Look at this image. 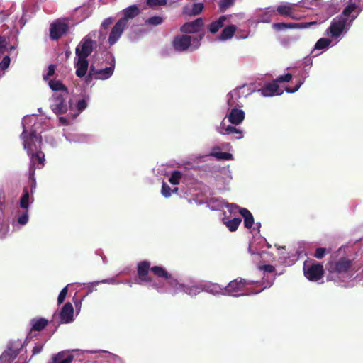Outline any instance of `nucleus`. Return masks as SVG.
Wrapping results in <instances>:
<instances>
[{
    "label": "nucleus",
    "mask_w": 363,
    "mask_h": 363,
    "mask_svg": "<svg viewBox=\"0 0 363 363\" xmlns=\"http://www.w3.org/2000/svg\"><path fill=\"white\" fill-rule=\"evenodd\" d=\"M36 120L37 118L34 115L25 116L22 120L23 130L21 135L23 147L30 160L28 177L30 181V193L32 194L36 188V181L34 177L35 168H42L45 162V155L40 150L42 138L37 133L38 123Z\"/></svg>",
    "instance_id": "f257e3e1"
},
{
    "label": "nucleus",
    "mask_w": 363,
    "mask_h": 363,
    "mask_svg": "<svg viewBox=\"0 0 363 363\" xmlns=\"http://www.w3.org/2000/svg\"><path fill=\"white\" fill-rule=\"evenodd\" d=\"M362 10L363 0L347 1L342 13L332 20L325 30V34L334 40L333 45H336L346 35Z\"/></svg>",
    "instance_id": "f03ea898"
},
{
    "label": "nucleus",
    "mask_w": 363,
    "mask_h": 363,
    "mask_svg": "<svg viewBox=\"0 0 363 363\" xmlns=\"http://www.w3.org/2000/svg\"><path fill=\"white\" fill-rule=\"evenodd\" d=\"M240 98V89H235L227 95V103L229 108H231L226 117L222 121L219 126L216 127V130L222 135L238 134L236 139H241L243 137V133L240 129L225 124V118L233 125L240 124L245 118V113L242 110L237 108L238 101Z\"/></svg>",
    "instance_id": "7ed1b4c3"
},
{
    "label": "nucleus",
    "mask_w": 363,
    "mask_h": 363,
    "mask_svg": "<svg viewBox=\"0 0 363 363\" xmlns=\"http://www.w3.org/2000/svg\"><path fill=\"white\" fill-rule=\"evenodd\" d=\"M326 270L328 280L342 284L343 286H348L347 283L354 274L352 268V261L345 257L331 259L326 265Z\"/></svg>",
    "instance_id": "20e7f679"
},
{
    "label": "nucleus",
    "mask_w": 363,
    "mask_h": 363,
    "mask_svg": "<svg viewBox=\"0 0 363 363\" xmlns=\"http://www.w3.org/2000/svg\"><path fill=\"white\" fill-rule=\"evenodd\" d=\"M203 38V34L194 37L186 35H177L174 38L172 45L174 50L179 52H183L187 50L194 51L200 47L201 41Z\"/></svg>",
    "instance_id": "39448f33"
},
{
    "label": "nucleus",
    "mask_w": 363,
    "mask_h": 363,
    "mask_svg": "<svg viewBox=\"0 0 363 363\" xmlns=\"http://www.w3.org/2000/svg\"><path fill=\"white\" fill-rule=\"evenodd\" d=\"M255 281L247 280L242 278H237L231 281L225 287H224V295L238 297L240 296L257 294L258 292L245 291V288L247 285L255 284Z\"/></svg>",
    "instance_id": "423d86ee"
},
{
    "label": "nucleus",
    "mask_w": 363,
    "mask_h": 363,
    "mask_svg": "<svg viewBox=\"0 0 363 363\" xmlns=\"http://www.w3.org/2000/svg\"><path fill=\"white\" fill-rule=\"evenodd\" d=\"M150 264L147 261H143L138 264V279L137 284H142L155 289L158 292L165 291L164 286L157 284L148 275L149 269H150Z\"/></svg>",
    "instance_id": "0eeeda50"
},
{
    "label": "nucleus",
    "mask_w": 363,
    "mask_h": 363,
    "mask_svg": "<svg viewBox=\"0 0 363 363\" xmlns=\"http://www.w3.org/2000/svg\"><path fill=\"white\" fill-rule=\"evenodd\" d=\"M23 346L21 340H11L6 350L0 356V363H11L17 357Z\"/></svg>",
    "instance_id": "6e6552de"
},
{
    "label": "nucleus",
    "mask_w": 363,
    "mask_h": 363,
    "mask_svg": "<svg viewBox=\"0 0 363 363\" xmlns=\"http://www.w3.org/2000/svg\"><path fill=\"white\" fill-rule=\"evenodd\" d=\"M67 90H64L63 94L55 92L50 100V108L56 114H62L67 111L66 99L68 98Z\"/></svg>",
    "instance_id": "1a4fd4ad"
},
{
    "label": "nucleus",
    "mask_w": 363,
    "mask_h": 363,
    "mask_svg": "<svg viewBox=\"0 0 363 363\" xmlns=\"http://www.w3.org/2000/svg\"><path fill=\"white\" fill-rule=\"evenodd\" d=\"M305 277L311 281H319L323 275V267L320 264L305 262L303 265Z\"/></svg>",
    "instance_id": "9d476101"
},
{
    "label": "nucleus",
    "mask_w": 363,
    "mask_h": 363,
    "mask_svg": "<svg viewBox=\"0 0 363 363\" xmlns=\"http://www.w3.org/2000/svg\"><path fill=\"white\" fill-rule=\"evenodd\" d=\"M96 48V42L91 39V36L89 34L84 38L77 46L75 50L76 55L87 58Z\"/></svg>",
    "instance_id": "9b49d317"
},
{
    "label": "nucleus",
    "mask_w": 363,
    "mask_h": 363,
    "mask_svg": "<svg viewBox=\"0 0 363 363\" xmlns=\"http://www.w3.org/2000/svg\"><path fill=\"white\" fill-rule=\"evenodd\" d=\"M113 72L114 65L103 69H98L91 65L89 68V78H93L99 80H106L113 75Z\"/></svg>",
    "instance_id": "f8f14e48"
},
{
    "label": "nucleus",
    "mask_w": 363,
    "mask_h": 363,
    "mask_svg": "<svg viewBox=\"0 0 363 363\" xmlns=\"http://www.w3.org/2000/svg\"><path fill=\"white\" fill-rule=\"evenodd\" d=\"M88 101L89 98H83L77 101L70 99L69 102L70 110L69 117H71L72 120L75 119L87 107Z\"/></svg>",
    "instance_id": "ddd939ff"
},
{
    "label": "nucleus",
    "mask_w": 363,
    "mask_h": 363,
    "mask_svg": "<svg viewBox=\"0 0 363 363\" xmlns=\"http://www.w3.org/2000/svg\"><path fill=\"white\" fill-rule=\"evenodd\" d=\"M68 30L67 24L62 21L57 20L51 23L50 27V35L52 40L61 38Z\"/></svg>",
    "instance_id": "4468645a"
},
{
    "label": "nucleus",
    "mask_w": 363,
    "mask_h": 363,
    "mask_svg": "<svg viewBox=\"0 0 363 363\" xmlns=\"http://www.w3.org/2000/svg\"><path fill=\"white\" fill-rule=\"evenodd\" d=\"M235 18L242 19L243 15L238 14L235 16H222L218 20L213 21L209 25V31L212 33H216L219 30L220 28H221L224 26L225 21L226 20H228V22L230 23L236 22V20Z\"/></svg>",
    "instance_id": "2eb2a0df"
},
{
    "label": "nucleus",
    "mask_w": 363,
    "mask_h": 363,
    "mask_svg": "<svg viewBox=\"0 0 363 363\" xmlns=\"http://www.w3.org/2000/svg\"><path fill=\"white\" fill-rule=\"evenodd\" d=\"M316 23L317 22L315 21L306 23H273L272 27L277 30H283L288 28L306 29L308 28L311 26L315 25Z\"/></svg>",
    "instance_id": "dca6fc26"
},
{
    "label": "nucleus",
    "mask_w": 363,
    "mask_h": 363,
    "mask_svg": "<svg viewBox=\"0 0 363 363\" xmlns=\"http://www.w3.org/2000/svg\"><path fill=\"white\" fill-rule=\"evenodd\" d=\"M257 92L260 93V94L264 97L280 96L283 94V91L279 89L275 81L272 83L264 84L262 88L257 90Z\"/></svg>",
    "instance_id": "f3484780"
},
{
    "label": "nucleus",
    "mask_w": 363,
    "mask_h": 363,
    "mask_svg": "<svg viewBox=\"0 0 363 363\" xmlns=\"http://www.w3.org/2000/svg\"><path fill=\"white\" fill-rule=\"evenodd\" d=\"M276 10L269 6L264 9H258L255 11V16L257 18V23H269L272 17L275 14Z\"/></svg>",
    "instance_id": "a211bd4d"
},
{
    "label": "nucleus",
    "mask_w": 363,
    "mask_h": 363,
    "mask_svg": "<svg viewBox=\"0 0 363 363\" xmlns=\"http://www.w3.org/2000/svg\"><path fill=\"white\" fill-rule=\"evenodd\" d=\"M60 322L63 324L70 323L74 321V308L70 303H67L62 308L60 313Z\"/></svg>",
    "instance_id": "6ab92c4d"
},
{
    "label": "nucleus",
    "mask_w": 363,
    "mask_h": 363,
    "mask_svg": "<svg viewBox=\"0 0 363 363\" xmlns=\"http://www.w3.org/2000/svg\"><path fill=\"white\" fill-rule=\"evenodd\" d=\"M125 27L122 21H118L116 22L111 29L108 39V43L111 45H114L119 40Z\"/></svg>",
    "instance_id": "aec40b11"
},
{
    "label": "nucleus",
    "mask_w": 363,
    "mask_h": 363,
    "mask_svg": "<svg viewBox=\"0 0 363 363\" xmlns=\"http://www.w3.org/2000/svg\"><path fill=\"white\" fill-rule=\"evenodd\" d=\"M140 13V9L136 5H131L122 11L123 16L118 20L122 21L123 24L126 26L128 21Z\"/></svg>",
    "instance_id": "412c9836"
},
{
    "label": "nucleus",
    "mask_w": 363,
    "mask_h": 363,
    "mask_svg": "<svg viewBox=\"0 0 363 363\" xmlns=\"http://www.w3.org/2000/svg\"><path fill=\"white\" fill-rule=\"evenodd\" d=\"M203 26V19L199 18L191 22L184 23L180 28L184 33H195L199 32Z\"/></svg>",
    "instance_id": "4be33fe9"
},
{
    "label": "nucleus",
    "mask_w": 363,
    "mask_h": 363,
    "mask_svg": "<svg viewBox=\"0 0 363 363\" xmlns=\"http://www.w3.org/2000/svg\"><path fill=\"white\" fill-rule=\"evenodd\" d=\"M202 291L207 292L213 295H224V287L217 283L211 281L201 282Z\"/></svg>",
    "instance_id": "5701e85b"
},
{
    "label": "nucleus",
    "mask_w": 363,
    "mask_h": 363,
    "mask_svg": "<svg viewBox=\"0 0 363 363\" xmlns=\"http://www.w3.org/2000/svg\"><path fill=\"white\" fill-rule=\"evenodd\" d=\"M150 271L160 279L156 281L153 279L157 284L164 286V284L172 277L163 267L155 266L151 267Z\"/></svg>",
    "instance_id": "b1692460"
},
{
    "label": "nucleus",
    "mask_w": 363,
    "mask_h": 363,
    "mask_svg": "<svg viewBox=\"0 0 363 363\" xmlns=\"http://www.w3.org/2000/svg\"><path fill=\"white\" fill-rule=\"evenodd\" d=\"M74 66L76 67L77 76L79 77H84L87 72L89 66L87 58L76 55Z\"/></svg>",
    "instance_id": "393cba45"
},
{
    "label": "nucleus",
    "mask_w": 363,
    "mask_h": 363,
    "mask_svg": "<svg viewBox=\"0 0 363 363\" xmlns=\"http://www.w3.org/2000/svg\"><path fill=\"white\" fill-rule=\"evenodd\" d=\"M232 172L228 168H224L220 172V175L217 178L218 186L220 189H225L232 180Z\"/></svg>",
    "instance_id": "a878e982"
},
{
    "label": "nucleus",
    "mask_w": 363,
    "mask_h": 363,
    "mask_svg": "<svg viewBox=\"0 0 363 363\" xmlns=\"http://www.w3.org/2000/svg\"><path fill=\"white\" fill-rule=\"evenodd\" d=\"M179 285H183L180 284L177 279H174L171 277L168 281L164 284V287L165 289V291L163 293H169L172 295H175L179 292H183V289L179 287Z\"/></svg>",
    "instance_id": "bb28decb"
},
{
    "label": "nucleus",
    "mask_w": 363,
    "mask_h": 363,
    "mask_svg": "<svg viewBox=\"0 0 363 363\" xmlns=\"http://www.w3.org/2000/svg\"><path fill=\"white\" fill-rule=\"evenodd\" d=\"M296 6L297 4H290L288 2H284L278 6L277 11L279 14L281 16L296 18V17L294 16V11L295 6Z\"/></svg>",
    "instance_id": "cd10ccee"
},
{
    "label": "nucleus",
    "mask_w": 363,
    "mask_h": 363,
    "mask_svg": "<svg viewBox=\"0 0 363 363\" xmlns=\"http://www.w3.org/2000/svg\"><path fill=\"white\" fill-rule=\"evenodd\" d=\"M28 211L24 210L21 215L12 221L13 230L15 231L20 230L23 226H25L28 223Z\"/></svg>",
    "instance_id": "c85d7f7f"
},
{
    "label": "nucleus",
    "mask_w": 363,
    "mask_h": 363,
    "mask_svg": "<svg viewBox=\"0 0 363 363\" xmlns=\"http://www.w3.org/2000/svg\"><path fill=\"white\" fill-rule=\"evenodd\" d=\"M328 4L323 3L322 0H302L297 3V6L303 7L309 9H313L315 7L325 9Z\"/></svg>",
    "instance_id": "c756f323"
},
{
    "label": "nucleus",
    "mask_w": 363,
    "mask_h": 363,
    "mask_svg": "<svg viewBox=\"0 0 363 363\" xmlns=\"http://www.w3.org/2000/svg\"><path fill=\"white\" fill-rule=\"evenodd\" d=\"M33 201V194L29 192L28 189L25 188L20 199V207L23 210H28L29 206L32 204Z\"/></svg>",
    "instance_id": "7c9ffc66"
},
{
    "label": "nucleus",
    "mask_w": 363,
    "mask_h": 363,
    "mask_svg": "<svg viewBox=\"0 0 363 363\" xmlns=\"http://www.w3.org/2000/svg\"><path fill=\"white\" fill-rule=\"evenodd\" d=\"M74 356L69 351H62L52 357V363H72Z\"/></svg>",
    "instance_id": "2f4dec72"
},
{
    "label": "nucleus",
    "mask_w": 363,
    "mask_h": 363,
    "mask_svg": "<svg viewBox=\"0 0 363 363\" xmlns=\"http://www.w3.org/2000/svg\"><path fill=\"white\" fill-rule=\"evenodd\" d=\"M99 357L107 363H124L121 357L106 350L100 351Z\"/></svg>",
    "instance_id": "473e14b6"
},
{
    "label": "nucleus",
    "mask_w": 363,
    "mask_h": 363,
    "mask_svg": "<svg viewBox=\"0 0 363 363\" xmlns=\"http://www.w3.org/2000/svg\"><path fill=\"white\" fill-rule=\"evenodd\" d=\"M236 26L234 25H229L224 28L220 35L218 36L217 40L220 41H225L232 38L236 31Z\"/></svg>",
    "instance_id": "72a5a7b5"
},
{
    "label": "nucleus",
    "mask_w": 363,
    "mask_h": 363,
    "mask_svg": "<svg viewBox=\"0 0 363 363\" xmlns=\"http://www.w3.org/2000/svg\"><path fill=\"white\" fill-rule=\"evenodd\" d=\"M240 213L244 218V225L246 228L250 229L255 224L252 214L246 208H240Z\"/></svg>",
    "instance_id": "f704fd0d"
},
{
    "label": "nucleus",
    "mask_w": 363,
    "mask_h": 363,
    "mask_svg": "<svg viewBox=\"0 0 363 363\" xmlns=\"http://www.w3.org/2000/svg\"><path fill=\"white\" fill-rule=\"evenodd\" d=\"M333 43H334V40L331 38H322L316 42L314 46L313 52L315 50H321L320 52L321 53L323 51H325L330 45H333Z\"/></svg>",
    "instance_id": "c9c22d12"
},
{
    "label": "nucleus",
    "mask_w": 363,
    "mask_h": 363,
    "mask_svg": "<svg viewBox=\"0 0 363 363\" xmlns=\"http://www.w3.org/2000/svg\"><path fill=\"white\" fill-rule=\"evenodd\" d=\"M203 3H195L193 4L191 8L188 6L184 7L183 12L184 13L189 16H196L199 14L202 10L203 9Z\"/></svg>",
    "instance_id": "e433bc0d"
},
{
    "label": "nucleus",
    "mask_w": 363,
    "mask_h": 363,
    "mask_svg": "<svg viewBox=\"0 0 363 363\" xmlns=\"http://www.w3.org/2000/svg\"><path fill=\"white\" fill-rule=\"evenodd\" d=\"M208 207L212 211H220L225 207V202L218 198H212L207 202Z\"/></svg>",
    "instance_id": "4c0bfd02"
},
{
    "label": "nucleus",
    "mask_w": 363,
    "mask_h": 363,
    "mask_svg": "<svg viewBox=\"0 0 363 363\" xmlns=\"http://www.w3.org/2000/svg\"><path fill=\"white\" fill-rule=\"evenodd\" d=\"M181 289H183V292L185 294L194 296L202 291L201 283L194 286L179 285Z\"/></svg>",
    "instance_id": "58836bf2"
},
{
    "label": "nucleus",
    "mask_w": 363,
    "mask_h": 363,
    "mask_svg": "<svg viewBox=\"0 0 363 363\" xmlns=\"http://www.w3.org/2000/svg\"><path fill=\"white\" fill-rule=\"evenodd\" d=\"M220 148L218 147H215L212 149V152L210 153L209 156H212L217 160H233V155L230 153L228 152H220Z\"/></svg>",
    "instance_id": "ea45409f"
},
{
    "label": "nucleus",
    "mask_w": 363,
    "mask_h": 363,
    "mask_svg": "<svg viewBox=\"0 0 363 363\" xmlns=\"http://www.w3.org/2000/svg\"><path fill=\"white\" fill-rule=\"evenodd\" d=\"M48 325V320L45 318H34L30 320L31 329L40 331Z\"/></svg>",
    "instance_id": "a19ab883"
},
{
    "label": "nucleus",
    "mask_w": 363,
    "mask_h": 363,
    "mask_svg": "<svg viewBox=\"0 0 363 363\" xmlns=\"http://www.w3.org/2000/svg\"><path fill=\"white\" fill-rule=\"evenodd\" d=\"M49 86L52 91H55L58 94H63L64 90H67L65 86L60 80H50L49 82Z\"/></svg>",
    "instance_id": "79ce46f5"
},
{
    "label": "nucleus",
    "mask_w": 363,
    "mask_h": 363,
    "mask_svg": "<svg viewBox=\"0 0 363 363\" xmlns=\"http://www.w3.org/2000/svg\"><path fill=\"white\" fill-rule=\"evenodd\" d=\"M242 220L240 218H234L229 220H223L224 224L231 232L235 231L240 225Z\"/></svg>",
    "instance_id": "37998d69"
},
{
    "label": "nucleus",
    "mask_w": 363,
    "mask_h": 363,
    "mask_svg": "<svg viewBox=\"0 0 363 363\" xmlns=\"http://www.w3.org/2000/svg\"><path fill=\"white\" fill-rule=\"evenodd\" d=\"M274 275H267L266 277L263 278V280L260 282V285H264L263 288L259 291H257L256 292H261L263 289L270 287L274 281ZM257 283H255L256 284H259V282L257 281Z\"/></svg>",
    "instance_id": "c03bdc74"
},
{
    "label": "nucleus",
    "mask_w": 363,
    "mask_h": 363,
    "mask_svg": "<svg viewBox=\"0 0 363 363\" xmlns=\"http://www.w3.org/2000/svg\"><path fill=\"white\" fill-rule=\"evenodd\" d=\"M182 173L179 171H174L169 179V182L173 185H178L182 179Z\"/></svg>",
    "instance_id": "a18cd8bd"
},
{
    "label": "nucleus",
    "mask_w": 363,
    "mask_h": 363,
    "mask_svg": "<svg viewBox=\"0 0 363 363\" xmlns=\"http://www.w3.org/2000/svg\"><path fill=\"white\" fill-rule=\"evenodd\" d=\"M177 188H174V189L172 190V191H177ZM161 193L166 198H168L171 196L172 190L170 187L164 182H163Z\"/></svg>",
    "instance_id": "49530a36"
},
{
    "label": "nucleus",
    "mask_w": 363,
    "mask_h": 363,
    "mask_svg": "<svg viewBox=\"0 0 363 363\" xmlns=\"http://www.w3.org/2000/svg\"><path fill=\"white\" fill-rule=\"evenodd\" d=\"M120 282L118 281L115 278H109V279H102L101 281H97L91 283L93 286H96L99 284H118Z\"/></svg>",
    "instance_id": "de8ad7c7"
},
{
    "label": "nucleus",
    "mask_w": 363,
    "mask_h": 363,
    "mask_svg": "<svg viewBox=\"0 0 363 363\" xmlns=\"http://www.w3.org/2000/svg\"><path fill=\"white\" fill-rule=\"evenodd\" d=\"M162 18L160 16H153L148 18L146 23L152 26H157L162 23Z\"/></svg>",
    "instance_id": "09e8293b"
},
{
    "label": "nucleus",
    "mask_w": 363,
    "mask_h": 363,
    "mask_svg": "<svg viewBox=\"0 0 363 363\" xmlns=\"http://www.w3.org/2000/svg\"><path fill=\"white\" fill-rule=\"evenodd\" d=\"M9 44V39L4 36L0 37V54L4 53Z\"/></svg>",
    "instance_id": "8fccbe9b"
},
{
    "label": "nucleus",
    "mask_w": 363,
    "mask_h": 363,
    "mask_svg": "<svg viewBox=\"0 0 363 363\" xmlns=\"http://www.w3.org/2000/svg\"><path fill=\"white\" fill-rule=\"evenodd\" d=\"M67 292H68V286L64 287L60 292V294L57 298L58 304L62 303L65 301V297L67 294Z\"/></svg>",
    "instance_id": "3c124183"
},
{
    "label": "nucleus",
    "mask_w": 363,
    "mask_h": 363,
    "mask_svg": "<svg viewBox=\"0 0 363 363\" xmlns=\"http://www.w3.org/2000/svg\"><path fill=\"white\" fill-rule=\"evenodd\" d=\"M10 62L11 59L9 56L4 57L0 62V69L1 70H5L6 69H7L10 65Z\"/></svg>",
    "instance_id": "603ef678"
},
{
    "label": "nucleus",
    "mask_w": 363,
    "mask_h": 363,
    "mask_svg": "<svg viewBox=\"0 0 363 363\" xmlns=\"http://www.w3.org/2000/svg\"><path fill=\"white\" fill-rule=\"evenodd\" d=\"M233 4V0H220L219 6L220 10L224 11Z\"/></svg>",
    "instance_id": "864d4df0"
},
{
    "label": "nucleus",
    "mask_w": 363,
    "mask_h": 363,
    "mask_svg": "<svg viewBox=\"0 0 363 363\" xmlns=\"http://www.w3.org/2000/svg\"><path fill=\"white\" fill-rule=\"evenodd\" d=\"M327 252L328 250L326 248H317L314 253V257H316L317 259H322L325 255V253Z\"/></svg>",
    "instance_id": "5fc2aeb1"
},
{
    "label": "nucleus",
    "mask_w": 363,
    "mask_h": 363,
    "mask_svg": "<svg viewBox=\"0 0 363 363\" xmlns=\"http://www.w3.org/2000/svg\"><path fill=\"white\" fill-rule=\"evenodd\" d=\"M292 79V75L289 73H287L286 74H284V75H281L279 77H278L277 78V79L275 80V82L277 83V82H288L289 81H291Z\"/></svg>",
    "instance_id": "6e6d98bb"
},
{
    "label": "nucleus",
    "mask_w": 363,
    "mask_h": 363,
    "mask_svg": "<svg viewBox=\"0 0 363 363\" xmlns=\"http://www.w3.org/2000/svg\"><path fill=\"white\" fill-rule=\"evenodd\" d=\"M147 4L148 6L153 7L155 6H161L165 5L167 4L166 0H147Z\"/></svg>",
    "instance_id": "4d7b16f0"
},
{
    "label": "nucleus",
    "mask_w": 363,
    "mask_h": 363,
    "mask_svg": "<svg viewBox=\"0 0 363 363\" xmlns=\"http://www.w3.org/2000/svg\"><path fill=\"white\" fill-rule=\"evenodd\" d=\"M259 269L264 272L273 273L275 270L274 266L270 264H265L259 267Z\"/></svg>",
    "instance_id": "13d9d810"
},
{
    "label": "nucleus",
    "mask_w": 363,
    "mask_h": 363,
    "mask_svg": "<svg viewBox=\"0 0 363 363\" xmlns=\"http://www.w3.org/2000/svg\"><path fill=\"white\" fill-rule=\"evenodd\" d=\"M225 207H227L229 212L231 213H235L237 211H238L240 212V209L241 208L235 204H233V203L229 204L227 203H225Z\"/></svg>",
    "instance_id": "bf43d9fd"
},
{
    "label": "nucleus",
    "mask_w": 363,
    "mask_h": 363,
    "mask_svg": "<svg viewBox=\"0 0 363 363\" xmlns=\"http://www.w3.org/2000/svg\"><path fill=\"white\" fill-rule=\"evenodd\" d=\"M9 231V228L8 226H4V227L0 228V238L1 239L5 238L8 235Z\"/></svg>",
    "instance_id": "052dcab7"
},
{
    "label": "nucleus",
    "mask_w": 363,
    "mask_h": 363,
    "mask_svg": "<svg viewBox=\"0 0 363 363\" xmlns=\"http://www.w3.org/2000/svg\"><path fill=\"white\" fill-rule=\"evenodd\" d=\"M113 23L111 17L104 19L101 23V28L106 29Z\"/></svg>",
    "instance_id": "680f3d73"
},
{
    "label": "nucleus",
    "mask_w": 363,
    "mask_h": 363,
    "mask_svg": "<svg viewBox=\"0 0 363 363\" xmlns=\"http://www.w3.org/2000/svg\"><path fill=\"white\" fill-rule=\"evenodd\" d=\"M303 82H300L294 88L291 89V88L287 87L285 89V91L287 93H294L299 89V88L303 84Z\"/></svg>",
    "instance_id": "e2e57ef3"
},
{
    "label": "nucleus",
    "mask_w": 363,
    "mask_h": 363,
    "mask_svg": "<svg viewBox=\"0 0 363 363\" xmlns=\"http://www.w3.org/2000/svg\"><path fill=\"white\" fill-rule=\"evenodd\" d=\"M253 225L254 226H252L253 228L251 230V233L255 234H259L261 228V223L259 222H257L255 223Z\"/></svg>",
    "instance_id": "0e129e2a"
},
{
    "label": "nucleus",
    "mask_w": 363,
    "mask_h": 363,
    "mask_svg": "<svg viewBox=\"0 0 363 363\" xmlns=\"http://www.w3.org/2000/svg\"><path fill=\"white\" fill-rule=\"evenodd\" d=\"M55 67L53 65H50L46 75L44 76V79H47L48 77L52 76L55 72Z\"/></svg>",
    "instance_id": "69168bd1"
},
{
    "label": "nucleus",
    "mask_w": 363,
    "mask_h": 363,
    "mask_svg": "<svg viewBox=\"0 0 363 363\" xmlns=\"http://www.w3.org/2000/svg\"><path fill=\"white\" fill-rule=\"evenodd\" d=\"M43 350V345L38 344L36 345L33 349V354H39Z\"/></svg>",
    "instance_id": "338daca9"
},
{
    "label": "nucleus",
    "mask_w": 363,
    "mask_h": 363,
    "mask_svg": "<svg viewBox=\"0 0 363 363\" xmlns=\"http://www.w3.org/2000/svg\"><path fill=\"white\" fill-rule=\"evenodd\" d=\"M257 255L260 256V257L262 259H264V260L266 259L267 261H269L272 257L268 252H262L261 253H258Z\"/></svg>",
    "instance_id": "774afa93"
}]
</instances>
